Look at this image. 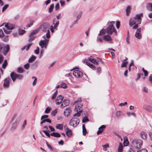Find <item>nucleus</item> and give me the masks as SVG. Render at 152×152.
<instances>
[{"label": "nucleus", "mask_w": 152, "mask_h": 152, "mask_svg": "<svg viewBox=\"0 0 152 152\" xmlns=\"http://www.w3.org/2000/svg\"><path fill=\"white\" fill-rule=\"evenodd\" d=\"M48 117V115H44L42 116L41 117V120H42L44 119L47 118Z\"/></svg>", "instance_id": "nucleus-49"}, {"label": "nucleus", "mask_w": 152, "mask_h": 152, "mask_svg": "<svg viewBox=\"0 0 152 152\" xmlns=\"http://www.w3.org/2000/svg\"><path fill=\"white\" fill-rule=\"evenodd\" d=\"M103 130H104L103 129H99V130L97 132V134L99 135V134L102 133L103 132Z\"/></svg>", "instance_id": "nucleus-57"}, {"label": "nucleus", "mask_w": 152, "mask_h": 152, "mask_svg": "<svg viewBox=\"0 0 152 152\" xmlns=\"http://www.w3.org/2000/svg\"><path fill=\"white\" fill-rule=\"evenodd\" d=\"M86 64L88 66H89L90 68L92 69L93 70H95L96 69L95 67L91 63L87 61L86 62Z\"/></svg>", "instance_id": "nucleus-24"}, {"label": "nucleus", "mask_w": 152, "mask_h": 152, "mask_svg": "<svg viewBox=\"0 0 152 152\" xmlns=\"http://www.w3.org/2000/svg\"><path fill=\"white\" fill-rule=\"evenodd\" d=\"M135 36L136 38L138 39H140L142 38V34L141 33H135Z\"/></svg>", "instance_id": "nucleus-31"}, {"label": "nucleus", "mask_w": 152, "mask_h": 152, "mask_svg": "<svg viewBox=\"0 0 152 152\" xmlns=\"http://www.w3.org/2000/svg\"><path fill=\"white\" fill-rule=\"evenodd\" d=\"M37 78H35V79H34L33 83L32 85L33 86H34L36 85L37 83Z\"/></svg>", "instance_id": "nucleus-61"}, {"label": "nucleus", "mask_w": 152, "mask_h": 152, "mask_svg": "<svg viewBox=\"0 0 152 152\" xmlns=\"http://www.w3.org/2000/svg\"><path fill=\"white\" fill-rule=\"evenodd\" d=\"M60 2L61 6H63L65 5V2L64 1L61 0L60 1Z\"/></svg>", "instance_id": "nucleus-63"}, {"label": "nucleus", "mask_w": 152, "mask_h": 152, "mask_svg": "<svg viewBox=\"0 0 152 152\" xmlns=\"http://www.w3.org/2000/svg\"><path fill=\"white\" fill-rule=\"evenodd\" d=\"M25 32L24 30L19 29V30L18 34L19 35H21L23 34Z\"/></svg>", "instance_id": "nucleus-38"}, {"label": "nucleus", "mask_w": 152, "mask_h": 152, "mask_svg": "<svg viewBox=\"0 0 152 152\" xmlns=\"http://www.w3.org/2000/svg\"><path fill=\"white\" fill-rule=\"evenodd\" d=\"M24 71V70L22 67H19L17 69V72L19 73H22Z\"/></svg>", "instance_id": "nucleus-35"}, {"label": "nucleus", "mask_w": 152, "mask_h": 152, "mask_svg": "<svg viewBox=\"0 0 152 152\" xmlns=\"http://www.w3.org/2000/svg\"><path fill=\"white\" fill-rule=\"evenodd\" d=\"M146 7L148 10L150 11H152V3H148L146 5Z\"/></svg>", "instance_id": "nucleus-21"}, {"label": "nucleus", "mask_w": 152, "mask_h": 152, "mask_svg": "<svg viewBox=\"0 0 152 152\" xmlns=\"http://www.w3.org/2000/svg\"><path fill=\"white\" fill-rule=\"evenodd\" d=\"M79 122L80 121L78 118H73L70 120L69 123V124L75 127L78 125L79 124Z\"/></svg>", "instance_id": "nucleus-5"}, {"label": "nucleus", "mask_w": 152, "mask_h": 152, "mask_svg": "<svg viewBox=\"0 0 152 152\" xmlns=\"http://www.w3.org/2000/svg\"><path fill=\"white\" fill-rule=\"evenodd\" d=\"M66 130V134L68 137H70L72 136V132L71 130L69 129L68 127H67Z\"/></svg>", "instance_id": "nucleus-13"}, {"label": "nucleus", "mask_w": 152, "mask_h": 152, "mask_svg": "<svg viewBox=\"0 0 152 152\" xmlns=\"http://www.w3.org/2000/svg\"><path fill=\"white\" fill-rule=\"evenodd\" d=\"M57 112V109H55L51 113V116H54Z\"/></svg>", "instance_id": "nucleus-36"}, {"label": "nucleus", "mask_w": 152, "mask_h": 152, "mask_svg": "<svg viewBox=\"0 0 152 152\" xmlns=\"http://www.w3.org/2000/svg\"><path fill=\"white\" fill-rule=\"evenodd\" d=\"M143 72L144 73V76L145 77H147L148 76V72L146 70H145V71H144Z\"/></svg>", "instance_id": "nucleus-59"}, {"label": "nucleus", "mask_w": 152, "mask_h": 152, "mask_svg": "<svg viewBox=\"0 0 152 152\" xmlns=\"http://www.w3.org/2000/svg\"><path fill=\"white\" fill-rule=\"evenodd\" d=\"M63 124H57L56 127L57 129H59L60 130H62L63 129Z\"/></svg>", "instance_id": "nucleus-29"}, {"label": "nucleus", "mask_w": 152, "mask_h": 152, "mask_svg": "<svg viewBox=\"0 0 152 152\" xmlns=\"http://www.w3.org/2000/svg\"><path fill=\"white\" fill-rule=\"evenodd\" d=\"M104 30H106V29H103L99 31V34L98 35L100 36L105 34L106 32H105Z\"/></svg>", "instance_id": "nucleus-27"}, {"label": "nucleus", "mask_w": 152, "mask_h": 152, "mask_svg": "<svg viewBox=\"0 0 152 152\" xmlns=\"http://www.w3.org/2000/svg\"><path fill=\"white\" fill-rule=\"evenodd\" d=\"M64 97L62 96L59 95L58 96L56 101V104L57 105L60 104L62 102Z\"/></svg>", "instance_id": "nucleus-12"}, {"label": "nucleus", "mask_w": 152, "mask_h": 152, "mask_svg": "<svg viewBox=\"0 0 152 152\" xmlns=\"http://www.w3.org/2000/svg\"><path fill=\"white\" fill-rule=\"evenodd\" d=\"M71 112V110L69 108H67L64 111L65 116H68Z\"/></svg>", "instance_id": "nucleus-18"}, {"label": "nucleus", "mask_w": 152, "mask_h": 152, "mask_svg": "<svg viewBox=\"0 0 152 152\" xmlns=\"http://www.w3.org/2000/svg\"><path fill=\"white\" fill-rule=\"evenodd\" d=\"M10 50V46L8 45H7L6 46L4 45V47L3 49V53L4 56H5L9 51Z\"/></svg>", "instance_id": "nucleus-10"}, {"label": "nucleus", "mask_w": 152, "mask_h": 152, "mask_svg": "<svg viewBox=\"0 0 152 152\" xmlns=\"http://www.w3.org/2000/svg\"><path fill=\"white\" fill-rule=\"evenodd\" d=\"M4 36V33L2 29H0V37H3Z\"/></svg>", "instance_id": "nucleus-52"}, {"label": "nucleus", "mask_w": 152, "mask_h": 152, "mask_svg": "<svg viewBox=\"0 0 152 152\" xmlns=\"http://www.w3.org/2000/svg\"><path fill=\"white\" fill-rule=\"evenodd\" d=\"M23 78V76L22 75L17 74V78L19 80H21Z\"/></svg>", "instance_id": "nucleus-39"}, {"label": "nucleus", "mask_w": 152, "mask_h": 152, "mask_svg": "<svg viewBox=\"0 0 152 152\" xmlns=\"http://www.w3.org/2000/svg\"><path fill=\"white\" fill-rule=\"evenodd\" d=\"M9 5L8 4H6L2 8V11L3 12L5 11L9 7Z\"/></svg>", "instance_id": "nucleus-42"}, {"label": "nucleus", "mask_w": 152, "mask_h": 152, "mask_svg": "<svg viewBox=\"0 0 152 152\" xmlns=\"http://www.w3.org/2000/svg\"><path fill=\"white\" fill-rule=\"evenodd\" d=\"M142 13L137 14L135 17L132 18L129 20V25L133 29H136L138 27V25L141 23L142 19L140 17Z\"/></svg>", "instance_id": "nucleus-1"}, {"label": "nucleus", "mask_w": 152, "mask_h": 152, "mask_svg": "<svg viewBox=\"0 0 152 152\" xmlns=\"http://www.w3.org/2000/svg\"><path fill=\"white\" fill-rule=\"evenodd\" d=\"M131 10V7L130 6H128L127 7L126 9V14L127 16L129 15Z\"/></svg>", "instance_id": "nucleus-20"}, {"label": "nucleus", "mask_w": 152, "mask_h": 152, "mask_svg": "<svg viewBox=\"0 0 152 152\" xmlns=\"http://www.w3.org/2000/svg\"><path fill=\"white\" fill-rule=\"evenodd\" d=\"M59 9V4L57 3L55 7V9L56 11H57Z\"/></svg>", "instance_id": "nucleus-50"}, {"label": "nucleus", "mask_w": 152, "mask_h": 152, "mask_svg": "<svg viewBox=\"0 0 152 152\" xmlns=\"http://www.w3.org/2000/svg\"><path fill=\"white\" fill-rule=\"evenodd\" d=\"M89 60L93 63L98 65L99 64V61L96 59L89 58Z\"/></svg>", "instance_id": "nucleus-25"}, {"label": "nucleus", "mask_w": 152, "mask_h": 152, "mask_svg": "<svg viewBox=\"0 0 152 152\" xmlns=\"http://www.w3.org/2000/svg\"><path fill=\"white\" fill-rule=\"evenodd\" d=\"M105 29L104 31L108 35H111L113 32H114L115 34L117 35V32L113 26H109Z\"/></svg>", "instance_id": "nucleus-4"}, {"label": "nucleus", "mask_w": 152, "mask_h": 152, "mask_svg": "<svg viewBox=\"0 0 152 152\" xmlns=\"http://www.w3.org/2000/svg\"><path fill=\"white\" fill-rule=\"evenodd\" d=\"M110 35H107L104 36L103 37V39L105 41H111L112 39L110 37Z\"/></svg>", "instance_id": "nucleus-17"}, {"label": "nucleus", "mask_w": 152, "mask_h": 152, "mask_svg": "<svg viewBox=\"0 0 152 152\" xmlns=\"http://www.w3.org/2000/svg\"><path fill=\"white\" fill-rule=\"evenodd\" d=\"M137 152H147V151L145 149H142L138 151Z\"/></svg>", "instance_id": "nucleus-56"}, {"label": "nucleus", "mask_w": 152, "mask_h": 152, "mask_svg": "<svg viewBox=\"0 0 152 152\" xmlns=\"http://www.w3.org/2000/svg\"><path fill=\"white\" fill-rule=\"evenodd\" d=\"M149 80L152 84V74H151L149 76Z\"/></svg>", "instance_id": "nucleus-64"}, {"label": "nucleus", "mask_w": 152, "mask_h": 152, "mask_svg": "<svg viewBox=\"0 0 152 152\" xmlns=\"http://www.w3.org/2000/svg\"><path fill=\"white\" fill-rule=\"evenodd\" d=\"M39 30V28H37L32 31L30 34L33 36V35L37 34Z\"/></svg>", "instance_id": "nucleus-26"}, {"label": "nucleus", "mask_w": 152, "mask_h": 152, "mask_svg": "<svg viewBox=\"0 0 152 152\" xmlns=\"http://www.w3.org/2000/svg\"><path fill=\"white\" fill-rule=\"evenodd\" d=\"M81 104H80L79 105H78L77 107V105H76V107L75 109V110L77 112L75 113L74 115L73 116L79 117L80 116V113L83 110L81 109Z\"/></svg>", "instance_id": "nucleus-7"}, {"label": "nucleus", "mask_w": 152, "mask_h": 152, "mask_svg": "<svg viewBox=\"0 0 152 152\" xmlns=\"http://www.w3.org/2000/svg\"><path fill=\"white\" fill-rule=\"evenodd\" d=\"M24 68L26 69H28L29 67V64L28 63H27L24 66Z\"/></svg>", "instance_id": "nucleus-54"}, {"label": "nucleus", "mask_w": 152, "mask_h": 152, "mask_svg": "<svg viewBox=\"0 0 152 152\" xmlns=\"http://www.w3.org/2000/svg\"><path fill=\"white\" fill-rule=\"evenodd\" d=\"M128 64L127 61H123L122 64L121 65L122 68L126 67V65Z\"/></svg>", "instance_id": "nucleus-37"}, {"label": "nucleus", "mask_w": 152, "mask_h": 152, "mask_svg": "<svg viewBox=\"0 0 152 152\" xmlns=\"http://www.w3.org/2000/svg\"><path fill=\"white\" fill-rule=\"evenodd\" d=\"M103 38L102 39L101 37H98L97 38V41H99L100 42H102L103 41Z\"/></svg>", "instance_id": "nucleus-60"}, {"label": "nucleus", "mask_w": 152, "mask_h": 152, "mask_svg": "<svg viewBox=\"0 0 152 152\" xmlns=\"http://www.w3.org/2000/svg\"><path fill=\"white\" fill-rule=\"evenodd\" d=\"M5 27L8 30H12L14 28V26L13 25L10 23H7L5 26Z\"/></svg>", "instance_id": "nucleus-19"}, {"label": "nucleus", "mask_w": 152, "mask_h": 152, "mask_svg": "<svg viewBox=\"0 0 152 152\" xmlns=\"http://www.w3.org/2000/svg\"><path fill=\"white\" fill-rule=\"evenodd\" d=\"M49 42V40L48 39H45L44 40H41L39 42V44L42 48H44L46 49Z\"/></svg>", "instance_id": "nucleus-6"}, {"label": "nucleus", "mask_w": 152, "mask_h": 152, "mask_svg": "<svg viewBox=\"0 0 152 152\" xmlns=\"http://www.w3.org/2000/svg\"><path fill=\"white\" fill-rule=\"evenodd\" d=\"M82 128L83 134V135H85L87 133V132L86 131V128L85 126V125L84 124H83L82 125Z\"/></svg>", "instance_id": "nucleus-28"}, {"label": "nucleus", "mask_w": 152, "mask_h": 152, "mask_svg": "<svg viewBox=\"0 0 152 152\" xmlns=\"http://www.w3.org/2000/svg\"><path fill=\"white\" fill-rule=\"evenodd\" d=\"M4 47V45L2 43H0V52L2 51Z\"/></svg>", "instance_id": "nucleus-46"}, {"label": "nucleus", "mask_w": 152, "mask_h": 152, "mask_svg": "<svg viewBox=\"0 0 152 152\" xmlns=\"http://www.w3.org/2000/svg\"><path fill=\"white\" fill-rule=\"evenodd\" d=\"M120 25V22L118 21H117L116 22V28L117 29H118L119 28Z\"/></svg>", "instance_id": "nucleus-55"}, {"label": "nucleus", "mask_w": 152, "mask_h": 152, "mask_svg": "<svg viewBox=\"0 0 152 152\" xmlns=\"http://www.w3.org/2000/svg\"><path fill=\"white\" fill-rule=\"evenodd\" d=\"M36 58V57L35 56L32 55L31 57L29 59L28 61L29 63L32 62L34 61L35 60Z\"/></svg>", "instance_id": "nucleus-30"}, {"label": "nucleus", "mask_w": 152, "mask_h": 152, "mask_svg": "<svg viewBox=\"0 0 152 152\" xmlns=\"http://www.w3.org/2000/svg\"><path fill=\"white\" fill-rule=\"evenodd\" d=\"M50 27V25L48 23L45 22L40 25L39 28L43 32H45L49 30Z\"/></svg>", "instance_id": "nucleus-3"}, {"label": "nucleus", "mask_w": 152, "mask_h": 152, "mask_svg": "<svg viewBox=\"0 0 152 152\" xmlns=\"http://www.w3.org/2000/svg\"><path fill=\"white\" fill-rule=\"evenodd\" d=\"M59 21H57L56 23L54 25V29H57V28H56L58 26V25H59Z\"/></svg>", "instance_id": "nucleus-53"}, {"label": "nucleus", "mask_w": 152, "mask_h": 152, "mask_svg": "<svg viewBox=\"0 0 152 152\" xmlns=\"http://www.w3.org/2000/svg\"><path fill=\"white\" fill-rule=\"evenodd\" d=\"M32 43L28 44H27L26 45V50L27 51L31 47V46H32Z\"/></svg>", "instance_id": "nucleus-43"}, {"label": "nucleus", "mask_w": 152, "mask_h": 152, "mask_svg": "<svg viewBox=\"0 0 152 152\" xmlns=\"http://www.w3.org/2000/svg\"><path fill=\"white\" fill-rule=\"evenodd\" d=\"M60 87L61 88H66L67 87L66 84L63 82L61 84Z\"/></svg>", "instance_id": "nucleus-40"}, {"label": "nucleus", "mask_w": 152, "mask_h": 152, "mask_svg": "<svg viewBox=\"0 0 152 152\" xmlns=\"http://www.w3.org/2000/svg\"><path fill=\"white\" fill-rule=\"evenodd\" d=\"M50 135L51 136H54L56 137H61L60 134L57 132H53L50 134Z\"/></svg>", "instance_id": "nucleus-22"}, {"label": "nucleus", "mask_w": 152, "mask_h": 152, "mask_svg": "<svg viewBox=\"0 0 152 152\" xmlns=\"http://www.w3.org/2000/svg\"><path fill=\"white\" fill-rule=\"evenodd\" d=\"M54 7V5L53 4H52L50 6V7L49 8L48 12L49 13H51Z\"/></svg>", "instance_id": "nucleus-34"}, {"label": "nucleus", "mask_w": 152, "mask_h": 152, "mask_svg": "<svg viewBox=\"0 0 152 152\" xmlns=\"http://www.w3.org/2000/svg\"><path fill=\"white\" fill-rule=\"evenodd\" d=\"M3 30H4V32H5L6 34H10V31H8L7 30H6V29H5V28H3Z\"/></svg>", "instance_id": "nucleus-62"}, {"label": "nucleus", "mask_w": 152, "mask_h": 152, "mask_svg": "<svg viewBox=\"0 0 152 152\" xmlns=\"http://www.w3.org/2000/svg\"><path fill=\"white\" fill-rule=\"evenodd\" d=\"M10 75L12 81L13 82L15 81L17 78V74L14 72H12Z\"/></svg>", "instance_id": "nucleus-16"}, {"label": "nucleus", "mask_w": 152, "mask_h": 152, "mask_svg": "<svg viewBox=\"0 0 152 152\" xmlns=\"http://www.w3.org/2000/svg\"><path fill=\"white\" fill-rule=\"evenodd\" d=\"M73 75L75 77H82L83 75V73L81 71L78 70H75L73 72Z\"/></svg>", "instance_id": "nucleus-8"}, {"label": "nucleus", "mask_w": 152, "mask_h": 152, "mask_svg": "<svg viewBox=\"0 0 152 152\" xmlns=\"http://www.w3.org/2000/svg\"><path fill=\"white\" fill-rule=\"evenodd\" d=\"M4 57L1 54H0V64H1L2 62L4 60Z\"/></svg>", "instance_id": "nucleus-47"}, {"label": "nucleus", "mask_w": 152, "mask_h": 152, "mask_svg": "<svg viewBox=\"0 0 152 152\" xmlns=\"http://www.w3.org/2000/svg\"><path fill=\"white\" fill-rule=\"evenodd\" d=\"M141 28H137L135 33H141Z\"/></svg>", "instance_id": "nucleus-58"}, {"label": "nucleus", "mask_w": 152, "mask_h": 152, "mask_svg": "<svg viewBox=\"0 0 152 152\" xmlns=\"http://www.w3.org/2000/svg\"><path fill=\"white\" fill-rule=\"evenodd\" d=\"M69 104V101L68 100L64 99L61 104V108L64 107L68 105Z\"/></svg>", "instance_id": "nucleus-14"}, {"label": "nucleus", "mask_w": 152, "mask_h": 152, "mask_svg": "<svg viewBox=\"0 0 152 152\" xmlns=\"http://www.w3.org/2000/svg\"><path fill=\"white\" fill-rule=\"evenodd\" d=\"M46 32H47V33L46 34V37L47 38H49L50 37V30H49V31H46Z\"/></svg>", "instance_id": "nucleus-51"}, {"label": "nucleus", "mask_w": 152, "mask_h": 152, "mask_svg": "<svg viewBox=\"0 0 152 152\" xmlns=\"http://www.w3.org/2000/svg\"><path fill=\"white\" fill-rule=\"evenodd\" d=\"M7 64L8 63L7 61V60H5L4 61V63L2 65V68L4 69H5Z\"/></svg>", "instance_id": "nucleus-33"}, {"label": "nucleus", "mask_w": 152, "mask_h": 152, "mask_svg": "<svg viewBox=\"0 0 152 152\" xmlns=\"http://www.w3.org/2000/svg\"><path fill=\"white\" fill-rule=\"evenodd\" d=\"M123 147L122 143L121 142H120L118 149V152H122L123 151Z\"/></svg>", "instance_id": "nucleus-23"}, {"label": "nucleus", "mask_w": 152, "mask_h": 152, "mask_svg": "<svg viewBox=\"0 0 152 152\" xmlns=\"http://www.w3.org/2000/svg\"><path fill=\"white\" fill-rule=\"evenodd\" d=\"M82 14V12H80L78 15H77V20H78L81 17V15Z\"/></svg>", "instance_id": "nucleus-48"}, {"label": "nucleus", "mask_w": 152, "mask_h": 152, "mask_svg": "<svg viewBox=\"0 0 152 152\" xmlns=\"http://www.w3.org/2000/svg\"><path fill=\"white\" fill-rule=\"evenodd\" d=\"M34 23V20H31L30 22L29 23H28L27 26V27H30Z\"/></svg>", "instance_id": "nucleus-45"}, {"label": "nucleus", "mask_w": 152, "mask_h": 152, "mask_svg": "<svg viewBox=\"0 0 152 152\" xmlns=\"http://www.w3.org/2000/svg\"><path fill=\"white\" fill-rule=\"evenodd\" d=\"M51 110V108L50 107H48L46 109L45 112L46 113H48L50 110Z\"/></svg>", "instance_id": "nucleus-44"}, {"label": "nucleus", "mask_w": 152, "mask_h": 152, "mask_svg": "<svg viewBox=\"0 0 152 152\" xmlns=\"http://www.w3.org/2000/svg\"><path fill=\"white\" fill-rule=\"evenodd\" d=\"M35 37L31 35V34H30L29 36V39L28 40V41L29 42H31L32 41H33L35 38Z\"/></svg>", "instance_id": "nucleus-32"}, {"label": "nucleus", "mask_w": 152, "mask_h": 152, "mask_svg": "<svg viewBox=\"0 0 152 152\" xmlns=\"http://www.w3.org/2000/svg\"><path fill=\"white\" fill-rule=\"evenodd\" d=\"M131 142L134 146L135 148L138 149H140L141 148L143 143V141L142 140L136 139L132 140Z\"/></svg>", "instance_id": "nucleus-2"}, {"label": "nucleus", "mask_w": 152, "mask_h": 152, "mask_svg": "<svg viewBox=\"0 0 152 152\" xmlns=\"http://www.w3.org/2000/svg\"><path fill=\"white\" fill-rule=\"evenodd\" d=\"M143 108L147 111L149 112H152V107L151 105L147 104H144Z\"/></svg>", "instance_id": "nucleus-11"}, {"label": "nucleus", "mask_w": 152, "mask_h": 152, "mask_svg": "<svg viewBox=\"0 0 152 152\" xmlns=\"http://www.w3.org/2000/svg\"><path fill=\"white\" fill-rule=\"evenodd\" d=\"M10 79L9 77L5 79L4 80V82L3 84V86L5 88L8 87L10 86Z\"/></svg>", "instance_id": "nucleus-9"}, {"label": "nucleus", "mask_w": 152, "mask_h": 152, "mask_svg": "<svg viewBox=\"0 0 152 152\" xmlns=\"http://www.w3.org/2000/svg\"><path fill=\"white\" fill-rule=\"evenodd\" d=\"M88 121H89V120L87 117L85 116L84 118H83V119L82 123H84Z\"/></svg>", "instance_id": "nucleus-41"}, {"label": "nucleus", "mask_w": 152, "mask_h": 152, "mask_svg": "<svg viewBox=\"0 0 152 152\" xmlns=\"http://www.w3.org/2000/svg\"><path fill=\"white\" fill-rule=\"evenodd\" d=\"M140 135L142 138L144 140H146L147 138V134L144 132H142L140 133Z\"/></svg>", "instance_id": "nucleus-15"}]
</instances>
